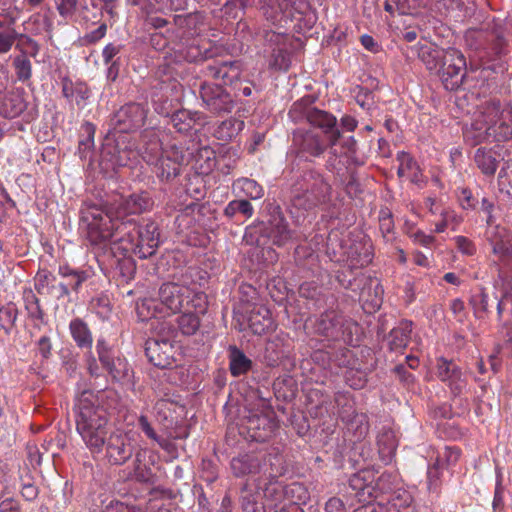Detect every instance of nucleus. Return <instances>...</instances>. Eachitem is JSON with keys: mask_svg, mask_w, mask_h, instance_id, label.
<instances>
[{"mask_svg": "<svg viewBox=\"0 0 512 512\" xmlns=\"http://www.w3.org/2000/svg\"><path fill=\"white\" fill-rule=\"evenodd\" d=\"M437 74L446 90H458L466 76L464 55L457 49L449 48L446 59L438 69Z\"/></svg>", "mask_w": 512, "mask_h": 512, "instance_id": "nucleus-12", "label": "nucleus"}, {"mask_svg": "<svg viewBox=\"0 0 512 512\" xmlns=\"http://www.w3.org/2000/svg\"><path fill=\"white\" fill-rule=\"evenodd\" d=\"M244 128V122L236 118H229L221 122L215 130V137L221 141H230Z\"/></svg>", "mask_w": 512, "mask_h": 512, "instance_id": "nucleus-38", "label": "nucleus"}, {"mask_svg": "<svg viewBox=\"0 0 512 512\" xmlns=\"http://www.w3.org/2000/svg\"><path fill=\"white\" fill-rule=\"evenodd\" d=\"M178 333L185 336L194 335L200 327V319L196 313L187 311L177 318Z\"/></svg>", "mask_w": 512, "mask_h": 512, "instance_id": "nucleus-45", "label": "nucleus"}, {"mask_svg": "<svg viewBox=\"0 0 512 512\" xmlns=\"http://www.w3.org/2000/svg\"><path fill=\"white\" fill-rule=\"evenodd\" d=\"M25 308L30 317L38 320H43L44 312L40 307L39 299L36 297L31 289H26L23 292Z\"/></svg>", "mask_w": 512, "mask_h": 512, "instance_id": "nucleus-49", "label": "nucleus"}, {"mask_svg": "<svg viewBox=\"0 0 512 512\" xmlns=\"http://www.w3.org/2000/svg\"><path fill=\"white\" fill-rule=\"evenodd\" d=\"M278 423L266 414H250L241 420L239 434L248 441L266 442L275 433Z\"/></svg>", "mask_w": 512, "mask_h": 512, "instance_id": "nucleus-14", "label": "nucleus"}, {"mask_svg": "<svg viewBox=\"0 0 512 512\" xmlns=\"http://www.w3.org/2000/svg\"><path fill=\"white\" fill-rule=\"evenodd\" d=\"M240 503L242 512H265L264 504L258 500V495L248 489L244 484L241 488Z\"/></svg>", "mask_w": 512, "mask_h": 512, "instance_id": "nucleus-43", "label": "nucleus"}, {"mask_svg": "<svg viewBox=\"0 0 512 512\" xmlns=\"http://www.w3.org/2000/svg\"><path fill=\"white\" fill-rule=\"evenodd\" d=\"M411 323L402 321L394 327L387 336V345L391 351L402 352L411 339Z\"/></svg>", "mask_w": 512, "mask_h": 512, "instance_id": "nucleus-27", "label": "nucleus"}, {"mask_svg": "<svg viewBox=\"0 0 512 512\" xmlns=\"http://www.w3.org/2000/svg\"><path fill=\"white\" fill-rule=\"evenodd\" d=\"M54 3L59 15L69 20L77 10L78 0H54Z\"/></svg>", "mask_w": 512, "mask_h": 512, "instance_id": "nucleus-55", "label": "nucleus"}, {"mask_svg": "<svg viewBox=\"0 0 512 512\" xmlns=\"http://www.w3.org/2000/svg\"><path fill=\"white\" fill-rule=\"evenodd\" d=\"M479 199L478 194L474 195L468 188H463L459 195V201L464 209H477Z\"/></svg>", "mask_w": 512, "mask_h": 512, "instance_id": "nucleus-63", "label": "nucleus"}, {"mask_svg": "<svg viewBox=\"0 0 512 512\" xmlns=\"http://www.w3.org/2000/svg\"><path fill=\"white\" fill-rule=\"evenodd\" d=\"M437 375L441 381L447 383L454 397L461 396L467 389V380L463 377L461 369L453 361L440 358L437 361Z\"/></svg>", "mask_w": 512, "mask_h": 512, "instance_id": "nucleus-19", "label": "nucleus"}, {"mask_svg": "<svg viewBox=\"0 0 512 512\" xmlns=\"http://www.w3.org/2000/svg\"><path fill=\"white\" fill-rule=\"evenodd\" d=\"M202 271L198 268L189 267L181 277V282H166L159 289V299L173 313L181 312L185 309V304L193 292L190 288V281L193 277L198 276L199 280L205 278L201 275Z\"/></svg>", "mask_w": 512, "mask_h": 512, "instance_id": "nucleus-10", "label": "nucleus"}, {"mask_svg": "<svg viewBox=\"0 0 512 512\" xmlns=\"http://www.w3.org/2000/svg\"><path fill=\"white\" fill-rule=\"evenodd\" d=\"M199 94L205 108L214 115L229 114L235 108L233 96L222 85L202 82Z\"/></svg>", "mask_w": 512, "mask_h": 512, "instance_id": "nucleus-11", "label": "nucleus"}, {"mask_svg": "<svg viewBox=\"0 0 512 512\" xmlns=\"http://www.w3.org/2000/svg\"><path fill=\"white\" fill-rule=\"evenodd\" d=\"M69 330L78 348L91 350L93 336L84 320L80 318L73 319L69 324Z\"/></svg>", "mask_w": 512, "mask_h": 512, "instance_id": "nucleus-29", "label": "nucleus"}, {"mask_svg": "<svg viewBox=\"0 0 512 512\" xmlns=\"http://www.w3.org/2000/svg\"><path fill=\"white\" fill-rule=\"evenodd\" d=\"M238 214L245 218H250L254 214V208L246 199H236L230 201L224 209V215L228 219H233Z\"/></svg>", "mask_w": 512, "mask_h": 512, "instance_id": "nucleus-44", "label": "nucleus"}, {"mask_svg": "<svg viewBox=\"0 0 512 512\" xmlns=\"http://www.w3.org/2000/svg\"><path fill=\"white\" fill-rule=\"evenodd\" d=\"M88 278L87 271L72 269L69 266H60L57 274L40 269L35 277V289L41 295L59 300L68 297L71 291L78 292Z\"/></svg>", "mask_w": 512, "mask_h": 512, "instance_id": "nucleus-6", "label": "nucleus"}, {"mask_svg": "<svg viewBox=\"0 0 512 512\" xmlns=\"http://www.w3.org/2000/svg\"><path fill=\"white\" fill-rule=\"evenodd\" d=\"M248 323L254 334H265L273 324L269 309L265 306H255L250 311Z\"/></svg>", "mask_w": 512, "mask_h": 512, "instance_id": "nucleus-28", "label": "nucleus"}, {"mask_svg": "<svg viewBox=\"0 0 512 512\" xmlns=\"http://www.w3.org/2000/svg\"><path fill=\"white\" fill-rule=\"evenodd\" d=\"M295 239L296 232L290 228L279 206L271 208L267 221H256L247 226L243 236V241L247 245L257 247H283Z\"/></svg>", "mask_w": 512, "mask_h": 512, "instance_id": "nucleus-4", "label": "nucleus"}, {"mask_svg": "<svg viewBox=\"0 0 512 512\" xmlns=\"http://www.w3.org/2000/svg\"><path fill=\"white\" fill-rule=\"evenodd\" d=\"M96 351L103 369L108 372L114 381H122L128 378L130 369L127 361L114 355L105 339L99 338L97 340Z\"/></svg>", "mask_w": 512, "mask_h": 512, "instance_id": "nucleus-17", "label": "nucleus"}, {"mask_svg": "<svg viewBox=\"0 0 512 512\" xmlns=\"http://www.w3.org/2000/svg\"><path fill=\"white\" fill-rule=\"evenodd\" d=\"M241 189L247 197L253 200L260 199L263 196V188L252 179H243Z\"/></svg>", "mask_w": 512, "mask_h": 512, "instance_id": "nucleus-58", "label": "nucleus"}, {"mask_svg": "<svg viewBox=\"0 0 512 512\" xmlns=\"http://www.w3.org/2000/svg\"><path fill=\"white\" fill-rule=\"evenodd\" d=\"M379 228L383 237H387L394 230L393 217L388 209H382L379 213Z\"/></svg>", "mask_w": 512, "mask_h": 512, "instance_id": "nucleus-62", "label": "nucleus"}, {"mask_svg": "<svg viewBox=\"0 0 512 512\" xmlns=\"http://www.w3.org/2000/svg\"><path fill=\"white\" fill-rule=\"evenodd\" d=\"M147 113L146 105L136 102L127 103L112 115L110 126L120 133L134 132L144 125Z\"/></svg>", "mask_w": 512, "mask_h": 512, "instance_id": "nucleus-13", "label": "nucleus"}, {"mask_svg": "<svg viewBox=\"0 0 512 512\" xmlns=\"http://www.w3.org/2000/svg\"><path fill=\"white\" fill-rule=\"evenodd\" d=\"M308 323L312 324L315 334L328 340L343 341L348 344L353 342V335L358 330L356 322L334 310L325 311L314 320L309 318L306 320V324Z\"/></svg>", "mask_w": 512, "mask_h": 512, "instance_id": "nucleus-9", "label": "nucleus"}, {"mask_svg": "<svg viewBox=\"0 0 512 512\" xmlns=\"http://www.w3.org/2000/svg\"><path fill=\"white\" fill-rule=\"evenodd\" d=\"M200 477L208 482L213 483L218 478V467L211 460H202Z\"/></svg>", "mask_w": 512, "mask_h": 512, "instance_id": "nucleus-59", "label": "nucleus"}, {"mask_svg": "<svg viewBox=\"0 0 512 512\" xmlns=\"http://www.w3.org/2000/svg\"><path fill=\"white\" fill-rule=\"evenodd\" d=\"M348 258L352 267L367 266L372 261L371 245L365 243L352 245L348 251Z\"/></svg>", "mask_w": 512, "mask_h": 512, "instance_id": "nucleus-37", "label": "nucleus"}, {"mask_svg": "<svg viewBox=\"0 0 512 512\" xmlns=\"http://www.w3.org/2000/svg\"><path fill=\"white\" fill-rule=\"evenodd\" d=\"M168 117H170L172 127L178 133L185 135L194 130L196 124H202L205 120V115L202 112L187 109L176 110Z\"/></svg>", "mask_w": 512, "mask_h": 512, "instance_id": "nucleus-24", "label": "nucleus"}, {"mask_svg": "<svg viewBox=\"0 0 512 512\" xmlns=\"http://www.w3.org/2000/svg\"><path fill=\"white\" fill-rule=\"evenodd\" d=\"M486 239L494 255L502 262L512 259V242L506 228L491 225L486 231Z\"/></svg>", "mask_w": 512, "mask_h": 512, "instance_id": "nucleus-21", "label": "nucleus"}, {"mask_svg": "<svg viewBox=\"0 0 512 512\" xmlns=\"http://www.w3.org/2000/svg\"><path fill=\"white\" fill-rule=\"evenodd\" d=\"M397 159L400 162L397 171L399 177H405L406 175H409L410 172L419 170L417 162L409 154L401 152L398 154Z\"/></svg>", "mask_w": 512, "mask_h": 512, "instance_id": "nucleus-54", "label": "nucleus"}, {"mask_svg": "<svg viewBox=\"0 0 512 512\" xmlns=\"http://www.w3.org/2000/svg\"><path fill=\"white\" fill-rule=\"evenodd\" d=\"M183 163L184 155L172 149L157 159L154 172L161 181L170 182L180 175Z\"/></svg>", "mask_w": 512, "mask_h": 512, "instance_id": "nucleus-20", "label": "nucleus"}, {"mask_svg": "<svg viewBox=\"0 0 512 512\" xmlns=\"http://www.w3.org/2000/svg\"><path fill=\"white\" fill-rule=\"evenodd\" d=\"M332 187L316 170L304 171L292 185L291 203L296 209L310 211L331 200Z\"/></svg>", "mask_w": 512, "mask_h": 512, "instance_id": "nucleus-5", "label": "nucleus"}, {"mask_svg": "<svg viewBox=\"0 0 512 512\" xmlns=\"http://www.w3.org/2000/svg\"><path fill=\"white\" fill-rule=\"evenodd\" d=\"M80 131L81 138L78 143V154L81 159H84L94 147L95 126L90 122H85L81 126Z\"/></svg>", "mask_w": 512, "mask_h": 512, "instance_id": "nucleus-42", "label": "nucleus"}, {"mask_svg": "<svg viewBox=\"0 0 512 512\" xmlns=\"http://www.w3.org/2000/svg\"><path fill=\"white\" fill-rule=\"evenodd\" d=\"M285 498L291 501L290 505L304 504L309 499L308 490L303 484L294 482L285 486Z\"/></svg>", "mask_w": 512, "mask_h": 512, "instance_id": "nucleus-47", "label": "nucleus"}, {"mask_svg": "<svg viewBox=\"0 0 512 512\" xmlns=\"http://www.w3.org/2000/svg\"><path fill=\"white\" fill-rule=\"evenodd\" d=\"M145 354L150 363L160 369L172 368L179 355L178 347L168 342L148 339L145 342Z\"/></svg>", "mask_w": 512, "mask_h": 512, "instance_id": "nucleus-18", "label": "nucleus"}, {"mask_svg": "<svg viewBox=\"0 0 512 512\" xmlns=\"http://www.w3.org/2000/svg\"><path fill=\"white\" fill-rule=\"evenodd\" d=\"M379 455L388 463L392 460L397 448V440L392 431H385L378 436L377 440Z\"/></svg>", "mask_w": 512, "mask_h": 512, "instance_id": "nucleus-39", "label": "nucleus"}, {"mask_svg": "<svg viewBox=\"0 0 512 512\" xmlns=\"http://www.w3.org/2000/svg\"><path fill=\"white\" fill-rule=\"evenodd\" d=\"M193 277L192 279H189L190 281V288H192L193 292L189 298V301L185 304V310L192 311V309L195 311V313H204L207 308V295L203 291H199L197 289V283Z\"/></svg>", "mask_w": 512, "mask_h": 512, "instance_id": "nucleus-41", "label": "nucleus"}, {"mask_svg": "<svg viewBox=\"0 0 512 512\" xmlns=\"http://www.w3.org/2000/svg\"><path fill=\"white\" fill-rule=\"evenodd\" d=\"M145 454L142 450H138L135 453L134 459V475L137 481L143 483H153L154 473L151 467L142 462V456Z\"/></svg>", "mask_w": 512, "mask_h": 512, "instance_id": "nucleus-46", "label": "nucleus"}, {"mask_svg": "<svg viewBox=\"0 0 512 512\" xmlns=\"http://www.w3.org/2000/svg\"><path fill=\"white\" fill-rule=\"evenodd\" d=\"M25 109L23 98L17 94L6 95L0 104V114L8 119L19 116Z\"/></svg>", "mask_w": 512, "mask_h": 512, "instance_id": "nucleus-34", "label": "nucleus"}, {"mask_svg": "<svg viewBox=\"0 0 512 512\" xmlns=\"http://www.w3.org/2000/svg\"><path fill=\"white\" fill-rule=\"evenodd\" d=\"M252 368V361L237 346H229V370L234 377L247 374Z\"/></svg>", "mask_w": 512, "mask_h": 512, "instance_id": "nucleus-30", "label": "nucleus"}, {"mask_svg": "<svg viewBox=\"0 0 512 512\" xmlns=\"http://www.w3.org/2000/svg\"><path fill=\"white\" fill-rule=\"evenodd\" d=\"M474 160L483 174L488 176L495 174L498 161L491 149L478 148L475 152Z\"/></svg>", "mask_w": 512, "mask_h": 512, "instance_id": "nucleus-35", "label": "nucleus"}, {"mask_svg": "<svg viewBox=\"0 0 512 512\" xmlns=\"http://www.w3.org/2000/svg\"><path fill=\"white\" fill-rule=\"evenodd\" d=\"M76 429L93 454L104 452V461L111 466H122L135 455L133 438L121 431H108L105 408L99 405L91 391H83L75 405Z\"/></svg>", "mask_w": 512, "mask_h": 512, "instance_id": "nucleus-1", "label": "nucleus"}, {"mask_svg": "<svg viewBox=\"0 0 512 512\" xmlns=\"http://www.w3.org/2000/svg\"><path fill=\"white\" fill-rule=\"evenodd\" d=\"M154 199L147 190L120 196L101 205L89 204L81 210V222L85 225L86 239L94 249L106 250L117 236L122 225L133 224L129 216L150 212Z\"/></svg>", "mask_w": 512, "mask_h": 512, "instance_id": "nucleus-2", "label": "nucleus"}, {"mask_svg": "<svg viewBox=\"0 0 512 512\" xmlns=\"http://www.w3.org/2000/svg\"><path fill=\"white\" fill-rule=\"evenodd\" d=\"M375 473L370 469H363L349 478V487L355 491V497L360 502L376 498Z\"/></svg>", "mask_w": 512, "mask_h": 512, "instance_id": "nucleus-22", "label": "nucleus"}, {"mask_svg": "<svg viewBox=\"0 0 512 512\" xmlns=\"http://www.w3.org/2000/svg\"><path fill=\"white\" fill-rule=\"evenodd\" d=\"M448 49H442L433 45H422L418 50V57L430 71L437 73L446 59Z\"/></svg>", "mask_w": 512, "mask_h": 512, "instance_id": "nucleus-26", "label": "nucleus"}, {"mask_svg": "<svg viewBox=\"0 0 512 512\" xmlns=\"http://www.w3.org/2000/svg\"><path fill=\"white\" fill-rule=\"evenodd\" d=\"M62 94L68 100L72 101L75 97L76 104L80 105L90 96V89L87 84L82 82L74 83L69 77L61 79Z\"/></svg>", "mask_w": 512, "mask_h": 512, "instance_id": "nucleus-31", "label": "nucleus"}, {"mask_svg": "<svg viewBox=\"0 0 512 512\" xmlns=\"http://www.w3.org/2000/svg\"><path fill=\"white\" fill-rule=\"evenodd\" d=\"M167 86L161 87L160 91H155L152 94V103L154 110L165 117H168L171 114L172 109V101L169 100L168 95L165 90H167Z\"/></svg>", "mask_w": 512, "mask_h": 512, "instance_id": "nucleus-48", "label": "nucleus"}, {"mask_svg": "<svg viewBox=\"0 0 512 512\" xmlns=\"http://www.w3.org/2000/svg\"><path fill=\"white\" fill-rule=\"evenodd\" d=\"M292 3L293 0H262L261 10L268 21L275 23Z\"/></svg>", "mask_w": 512, "mask_h": 512, "instance_id": "nucleus-33", "label": "nucleus"}, {"mask_svg": "<svg viewBox=\"0 0 512 512\" xmlns=\"http://www.w3.org/2000/svg\"><path fill=\"white\" fill-rule=\"evenodd\" d=\"M183 57L188 62H199L207 58V49L202 50L199 45H189L186 47Z\"/></svg>", "mask_w": 512, "mask_h": 512, "instance_id": "nucleus-64", "label": "nucleus"}, {"mask_svg": "<svg viewBox=\"0 0 512 512\" xmlns=\"http://www.w3.org/2000/svg\"><path fill=\"white\" fill-rule=\"evenodd\" d=\"M152 327L154 329V336L151 338L152 340L168 342L176 345L178 330L171 321H156L152 324Z\"/></svg>", "mask_w": 512, "mask_h": 512, "instance_id": "nucleus-36", "label": "nucleus"}, {"mask_svg": "<svg viewBox=\"0 0 512 512\" xmlns=\"http://www.w3.org/2000/svg\"><path fill=\"white\" fill-rule=\"evenodd\" d=\"M102 512H147L145 508L138 505H130L118 500L110 501L103 508Z\"/></svg>", "mask_w": 512, "mask_h": 512, "instance_id": "nucleus-57", "label": "nucleus"}, {"mask_svg": "<svg viewBox=\"0 0 512 512\" xmlns=\"http://www.w3.org/2000/svg\"><path fill=\"white\" fill-rule=\"evenodd\" d=\"M18 36L14 28L0 31V54L7 53Z\"/></svg>", "mask_w": 512, "mask_h": 512, "instance_id": "nucleus-60", "label": "nucleus"}, {"mask_svg": "<svg viewBox=\"0 0 512 512\" xmlns=\"http://www.w3.org/2000/svg\"><path fill=\"white\" fill-rule=\"evenodd\" d=\"M13 65L16 70V75L20 81H27L30 79L32 66L30 60L25 55L15 57Z\"/></svg>", "mask_w": 512, "mask_h": 512, "instance_id": "nucleus-52", "label": "nucleus"}, {"mask_svg": "<svg viewBox=\"0 0 512 512\" xmlns=\"http://www.w3.org/2000/svg\"><path fill=\"white\" fill-rule=\"evenodd\" d=\"M240 67L237 62H221L220 80L224 85H231L240 78Z\"/></svg>", "mask_w": 512, "mask_h": 512, "instance_id": "nucleus-50", "label": "nucleus"}, {"mask_svg": "<svg viewBox=\"0 0 512 512\" xmlns=\"http://www.w3.org/2000/svg\"><path fill=\"white\" fill-rule=\"evenodd\" d=\"M293 143L301 152L307 153L313 157L320 156L327 148V144L321 137L312 131H295Z\"/></svg>", "mask_w": 512, "mask_h": 512, "instance_id": "nucleus-23", "label": "nucleus"}, {"mask_svg": "<svg viewBox=\"0 0 512 512\" xmlns=\"http://www.w3.org/2000/svg\"><path fill=\"white\" fill-rule=\"evenodd\" d=\"M312 104L313 100L310 96L304 97L292 105L289 115L295 122L306 120L312 126L321 129L332 148L341 137L340 130L337 126V119L333 114L318 109Z\"/></svg>", "mask_w": 512, "mask_h": 512, "instance_id": "nucleus-8", "label": "nucleus"}, {"mask_svg": "<svg viewBox=\"0 0 512 512\" xmlns=\"http://www.w3.org/2000/svg\"><path fill=\"white\" fill-rule=\"evenodd\" d=\"M279 477H263L259 478L258 488L263 491V496L266 501L277 508L285 499V486L278 481Z\"/></svg>", "mask_w": 512, "mask_h": 512, "instance_id": "nucleus-25", "label": "nucleus"}, {"mask_svg": "<svg viewBox=\"0 0 512 512\" xmlns=\"http://www.w3.org/2000/svg\"><path fill=\"white\" fill-rule=\"evenodd\" d=\"M161 143L155 134L152 135V138L149 142H144L143 146V158L146 159L147 162L157 161L158 155L161 153Z\"/></svg>", "mask_w": 512, "mask_h": 512, "instance_id": "nucleus-53", "label": "nucleus"}, {"mask_svg": "<svg viewBox=\"0 0 512 512\" xmlns=\"http://www.w3.org/2000/svg\"><path fill=\"white\" fill-rule=\"evenodd\" d=\"M140 150L131 141L117 140L114 146H107L101 154L100 164L106 170L116 171L120 167L132 165L137 162Z\"/></svg>", "mask_w": 512, "mask_h": 512, "instance_id": "nucleus-15", "label": "nucleus"}, {"mask_svg": "<svg viewBox=\"0 0 512 512\" xmlns=\"http://www.w3.org/2000/svg\"><path fill=\"white\" fill-rule=\"evenodd\" d=\"M492 303V295L480 287L470 298V305L477 318H484L489 312V304Z\"/></svg>", "mask_w": 512, "mask_h": 512, "instance_id": "nucleus-40", "label": "nucleus"}, {"mask_svg": "<svg viewBox=\"0 0 512 512\" xmlns=\"http://www.w3.org/2000/svg\"><path fill=\"white\" fill-rule=\"evenodd\" d=\"M138 241L133 249L134 254L140 259H147L155 255L160 244L159 225L148 219L137 229Z\"/></svg>", "mask_w": 512, "mask_h": 512, "instance_id": "nucleus-16", "label": "nucleus"}, {"mask_svg": "<svg viewBox=\"0 0 512 512\" xmlns=\"http://www.w3.org/2000/svg\"><path fill=\"white\" fill-rule=\"evenodd\" d=\"M464 139L471 146L483 142H504L512 137V109L502 108L499 100L482 104L470 127L464 130Z\"/></svg>", "mask_w": 512, "mask_h": 512, "instance_id": "nucleus-3", "label": "nucleus"}, {"mask_svg": "<svg viewBox=\"0 0 512 512\" xmlns=\"http://www.w3.org/2000/svg\"><path fill=\"white\" fill-rule=\"evenodd\" d=\"M461 455V451L457 447L446 446L443 451L439 452L436 459H439L441 466L449 468L455 465Z\"/></svg>", "mask_w": 512, "mask_h": 512, "instance_id": "nucleus-51", "label": "nucleus"}, {"mask_svg": "<svg viewBox=\"0 0 512 512\" xmlns=\"http://www.w3.org/2000/svg\"><path fill=\"white\" fill-rule=\"evenodd\" d=\"M230 468L235 477L260 474L263 477H280L287 468L282 455L278 453L249 452L239 454L230 461Z\"/></svg>", "mask_w": 512, "mask_h": 512, "instance_id": "nucleus-7", "label": "nucleus"}, {"mask_svg": "<svg viewBox=\"0 0 512 512\" xmlns=\"http://www.w3.org/2000/svg\"><path fill=\"white\" fill-rule=\"evenodd\" d=\"M19 310L15 303L9 302L0 307V333L10 336L17 332Z\"/></svg>", "mask_w": 512, "mask_h": 512, "instance_id": "nucleus-32", "label": "nucleus"}, {"mask_svg": "<svg viewBox=\"0 0 512 512\" xmlns=\"http://www.w3.org/2000/svg\"><path fill=\"white\" fill-rule=\"evenodd\" d=\"M443 468L444 467L439 463V459H436L433 465L428 467L427 478L429 490L436 491L439 488L441 484V470Z\"/></svg>", "mask_w": 512, "mask_h": 512, "instance_id": "nucleus-56", "label": "nucleus"}, {"mask_svg": "<svg viewBox=\"0 0 512 512\" xmlns=\"http://www.w3.org/2000/svg\"><path fill=\"white\" fill-rule=\"evenodd\" d=\"M499 184L507 186V193L512 197V159L507 160L499 173Z\"/></svg>", "mask_w": 512, "mask_h": 512, "instance_id": "nucleus-61", "label": "nucleus"}]
</instances>
